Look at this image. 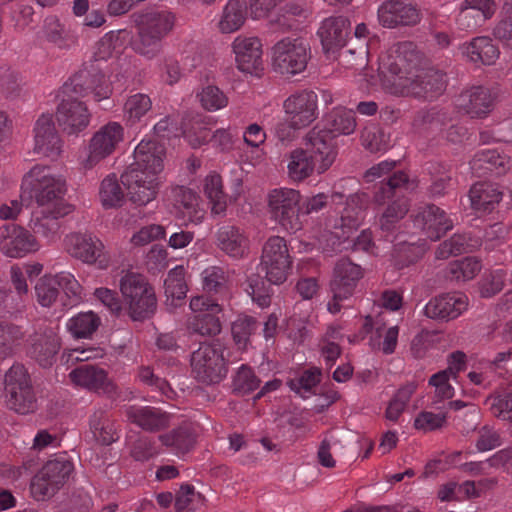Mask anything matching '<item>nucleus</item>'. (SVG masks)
<instances>
[{
    "label": "nucleus",
    "instance_id": "f257e3e1",
    "mask_svg": "<svg viewBox=\"0 0 512 512\" xmlns=\"http://www.w3.org/2000/svg\"><path fill=\"white\" fill-rule=\"evenodd\" d=\"M421 62L411 42L398 43L381 54L377 77L363 76L371 86L378 85L394 96L435 98L445 89V76L434 68L422 67Z\"/></svg>",
    "mask_w": 512,
    "mask_h": 512
},
{
    "label": "nucleus",
    "instance_id": "f03ea898",
    "mask_svg": "<svg viewBox=\"0 0 512 512\" xmlns=\"http://www.w3.org/2000/svg\"><path fill=\"white\" fill-rule=\"evenodd\" d=\"M164 155V146L151 139H143L135 147L133 162L121 175L134 204L145 206L156 198L162 182Z\"/></svg>",
    "mask_w": 512,
    "mask_h": 512
},
{
    "label": "nucleus",
    "instance_id": "7ed1b4c3",
    "mask_svg": "<svg viewBox=\"0 0 512 512\" xmlns=\"http://www.w3.org/2000/svg\"><path fill=\"white\" fill-rule=\"evenodd\" d=\"M67 192L65 176L53 166L37 164L24 174L20 187L22 201L35 202L37 206L65 216L72 212V205L64 197Z\"/></svg>",
    "mask_w": 512,
    "mask_h": 512
},
{
    "label": "nucleus",
    "instance_id": "20e7f679",
    "mask_svg": "<svg viewBox=\"0 0 512 512\" xmlns=\"http://www.w3.org/2000/svg\"><path fill=\"white\" fill-rule=\"evenodd\" d=\"M364 199L361 195H351L343 208L339 218L330 225L332 230L324 234L321 245L327 251H342L349 248L372 252V235L369 230H363L355 239L352 234L359 228L364 220Z\"/></svg>",
    "mask_w": 512,
    "mask_h": 512
},
{
    "label": "nucleus",
    "instance_id": "39448f33",
    "mask_svg": "<svg viewBox=\"0 0 512 512\" xmlns=\"http://www.w3.org/2000/svg\"><path fill=\"white\" fill-rule=\"evenodd\" d=\"M138 39L134 50L147 58L158 55L163 39L172 31L174 15L168 10H152L137 16Z\"/></svg>",
    "mask_w": 512,
    "mask_h": 512
},
{
    "label": "nucleus",
    "instance_id": "423d86ee",
    "mask_svg": "<svg viewBox=\"0 0 512 512\" xmlns=\"http://www.w3.org/2000/svg\"><path fill=\"white\" fill-rule=\"evenodd\" d=\"M2 385L4 403L9 410L28 415L38 409L30 374L22 363L14 362L4 372Z\"/></svg>",
    "mask_w": 512,
    "mask_h": 512
},
{
    "label": "nucleus",
    "instance_id": "0eeeda50",
    "mask_svg": "<svg viewBox=\"0 0 512 512\" xmlns=\"http://www.w3.org/2000/svg\"><path fill=\"white\" fill-rule=\"evenodd\" d=\"M61 95L63 98L56 113L59 125L68 134L84 130L90 123V113L86 105L77 100L78 96L86 95L82 76L75 75L66 82L62 87Z\"/></svg>",
    "mask_w": 512,
    "mask_h": 512
},
{
    "label": "nucleus",
    "instance_id": "6e6552de",
    "mask_svg": "<svg viewBox=\"0 0 512 512\" xmlns=\"http://www.w3.org/2000/svg\"><path fill=\"white\" fill-rule=\"evenodd\" d=\"M310 58L311 47L303 37H284L271 49L273 70L285 76H295L304 72Z\"/></svg>",
    "mask_w": 512,
    "mask_h": 512
},
{
    "label": "nucleus",
    "instance_id": "1a4fd4ad",
    "mask_svg": "<svg viewBox=\"0 0 512 512\" xmlns=\"http://www.w3.org/2000/svg\"><path fill=\"white\" fill-rule=\"evenodd\" d=\"M120 291L133 320L144 319L154 312L155 293L143 275L134 272L123 275L120 280Z\"/></svg>",
    "mask_w": 512,
    "mask_h": 512
},
{
    "label": "nucleus",
    "instance_id": "9d476101",
    "mask_svg": "<svg viewBox=\"0 0 512 512\" xmlns=\"http://www.w3.org/2000/svg\"><path fill=\"white\" fill-rule=\"evenodd\" d=\"M64 249L74 259L106 270L112 263V257L103 241L89 232H72L64 238Z\"/></svg>",
    "mask_w": 512,
    "mask_h": 512
},
{
    "label": "nucleus",
    "instance_id": "9b49d317",
    "mask_svg": "<svg viewBox=\"0 0 512 512\" xmlns=\"http://www.w3.org/2000/svg\"><path fill=\"white\" fill-rule=\"evenodd\" d=\"M125 139L123 125L111 121L102 125L90 138L86 155L80 164L84 170L95 168L100 162L112 155Z\"/></svg>",
    "mask_w": 512,
    "mask_h": 512
},
{
    "label": "nucleus",
    "instance_id": "f8f14e48",
    "mask_svg": "<svg viewBox=\"0 0 512 512\" xmlns=\"http://www.w3.org/2000/svg\"><path fill=\"white\" fill-rule=\"evenodd\" d=\"M259 267L270 284L281 285L288 279L292 257L284 238L273 236L264 243Z\"/></svg>",
    "mask_w": 512,
    "mask_h": 512
},
{
    "label": "nucleus",
    "instance_id": "ddd939ff",
    "mask_svg": "<svg viewBox=\"0 0 512 512\" xmlns=\"http://www.w3.org/2000/svg\"><path fill=\"white\" fill-rule=\"evenodd\" d=\"M191 367L195 378L206 385L222 381L227 368L223 348L218 343H204L192 353Z\"/></svg>",
    "mask_w": 512,
    "mask_h": 512
},
{
    "label": "nucleus",
    "instance_id": "4468645a",
    "mask_svg": "<svg viewBox=\"0 0 512 512\" xmlns=\"http://www.w3.org/2000/svg\"><path fill=\"white\" fill-rule=\"evenodd\" d=\"M300 199L299 191L286 187L272 189L267 195L271 218L289 233L301 229L298 215Z\"/></svg>",
    "mask_w": 512,
    "mask_h": 512
},
{
    "label": "nucleus",
    "instance_id": "2eb2a0df",
    "mask_svg": "<svg viewBox=\"0 0 512 512\" xmlns=\"http://www.w3.org/2000/svg\"><path fill=\"white\" fill-rule=\"evenodd\" d=\"M73 464L64 457L48 461L33 477L30 490L37 501L51 497L68 479Z\"/></svg>",
    "mask_w": 512,
    "mask_h": 512
},
{
    "label": "nucleus",
    "instance_id": "dca6fc26",
    "mask_svg": "<svg viewBox=\"0 0 512 512\" xmlns=\"http://www.w3.org/2000/svg\"><path fill=\"white\" fill-rule=\"evenodd\" d=\"M191 315L187 320V328L202 336H214L220 333L219 314L222 307L213 299L205 296H194L190 299Z\"/></svg>",
    "mask_w": 512,
    "mask_h": 512
},
{
    "label": "nucleus",
    "instance_id": "f3484780",
    "mask_svg": "<svg viewBox=\"0 0 512 512\" xmlns=\"http://www.w3.org/2000/svg\"><path fill=\"white\" fill-rule=\"evenodd\" d=\"M362 276V268L359 265L348 259H341L337 262L331 281L333 298L327 305L329 312L334 314L341 310V302L352 296L357 282Z\"/></svg>",
    "mask_w": 512,
    "mask_h": 512
},
{
    "label": "nucleus",
    "instance_id": "a211bd4d",
    "mask_svg": "<svg viewBox=\"0 0 512 512\" xmlns=\"http://www.w3.org/2000/svg\"><path fill=\"white\" fill-rule=\"evenodd\" d=\"M235 66L245 75L259 77L263 72L262 42L256 36L238 35L231 43Z\"/></svg>",
    "mask_w": 512,
    "mask_h": 512
},
{
    "label": "nucleus",
    "instance_id": "6ab92c4d",
    "mask_svg": "<svg viewBox=\"0 0 512 512\" xmlns=\"http://www.w3.org/2000/svg\"><path fill=\"white\" fill-rule=\"evenodd\" d=\"M318 97L315 92L302 90L291 94L283 103L285 120L293 127L305 128L318 117Z\"/></svg>",
    "mask_w": 512,
    "mask_h": 512
},
{
    "label": "nucleus",
    "instance_id": "aec40b11",
    "mask_svg": "<svg viewBox=\"0 0 512 512\" xmlns=\"http://www.w3.org/2000/svg\"><path fill=\"white\" fill-rule=\"evenodd\" d=\"M317 165V173L323 174L335 162L337 148L334 138L326 130L317 127L310 130L304 138V147Z\"/></svg>",
    "mask_w": 512,
    "mask_h": 512
},
{
    "label": "nucleus",
    "instance_id": "412c9836",
    "mask_svg": "<svg viewBox=\"0 0 512 512\" xmlns=\"http://www.w3.org/2000/svg\"><path fill=\"white\" fill-rule=\"evenodd\" d=\"M39 249L35 236L23 227L11 224L0 231V251L6 257L23 258Z\"/></svg>",
    "mask_w": 512,
    "mask_h": 512
},
{
    "label": "nucleus",
    "instance_id": "4be33fe9",
    "mask_svg": "<svg viewBox=\"0 0 512 512\" xmlns=\"http://www.w3.org/2000/svg\"><path fill=\"white\" fill-rule=\"evenodd\" d=\"M34 152L49 158L58 157L62 141L57 134L51 114H42L34 125Z\"/></svg>",
    "mask_w": 512,
    "mask_h": 512
},
{
    "label": "nucleus",
    "instance_id": "5701e85b",
    "mask_svg": "<svg viewBox=\"0 0 512 512\" xmlns=\"http://www.w3.org/2000/svg\"><path fill=\"white\" fill-rule=\"evenodd\" d=\"M350 26L348 18L343 16L324 19L317 31L323 50L330 53L344 47L350 34Z\"/></svg>",
    "mask_w": 512,
    "mask_h": 512
},
{
    "label": "nucleus",
    "instance_id": "b1692460",
    "mask_svg": "<svg viewBox=\"0 0 512 512\" xmlns=\"http://www.w3.org/2000/svg\"><path fill=\"white\" fill-rule=\"evenodd\" d=\"M468 307V298L463 293H448L431 299L424 307V313L432 319H455Z\"/></svg>",
    "mask_w": 512,
    "mask_h": 512
},
{
    "label": "nucleus",
    "instance_id": "393cba45",
    "mask_svg": "<svg viewBox=\"0 0 512 512\" xmlns=\"http://www.w3.org/2000/svg\"><path fill=\"white\" fill-rule=\"evenodd\" d=\"M414 223L434 241L440 239L453 227V222L445 211L434 205L423 208L415 217Z\"/></svg>",
    "mask_w": 512,
    "mask_h": 512
},
{
    "label": "nucleus",
    "instance_id": "a878e982",
    "mask_svg": "<svg viewBox=\"0 0 512 512\" xmlns=\"http://www.w3.org/2000/svg\"><path fill=\"white\" fill-rule=\"evenodd\" d=\"M70 380L76 386L98 393H112L115 386L108 378L105 370L88 364L72 370L69 374Z\"/></svg>",
    "mask_w": 512,
    "mask_h": 512
},
{
    "label": "nucleus",
    "instance_id": "bb28decb",
    "mask_svg": "<svg viewBox=\"0 0 512 512\" xmlns=\"http://www.w3.org/2000/svg\"><path fill=\"white\" fill-rule=\"evenodd\" d=\"M60 338L55 328L47 327L36 334L27 354L43 367L51 366L60 349Z\"/></svg>",
    "mask_w": 512,
    "mask_h": 512
},
{
    "label": "nucleus",
    "instance_id": "cd10ccee",
    "mask_svg": "<svg viewBox=\"0 0 512 512\" xmlns=\"http://www.w3.org/2000/svg\"><path fill=\"white\" fill-rule=\"evenodd\" d=\"M124 415L129 422L148 431L166 428L171 423V417L166 412L151 406H126Z\"/></svg>",
    "mask_w": 512,
    "mask_h": 512
},
{
    "label": "nucleus",
    "instance_id": "c85d7f7f",
    "mask_svg": "<svg viewBox=\"0 0 512 512\" xmlns=\"http://www.w3.org/2000/svg\"><path fill=\"white\" fill-rule=\"evenodd\" d=\"M216 245L232 258H242L249 250L247 236L240 228L233 225H224L217 230Z\"/></svg>",
    "mask_w": 512,
    "mask_h": 512
},
{
    "label": "nucleus",
    "instance_id": "c756f323",
    "mask_svg": "<svg viewBox=\"0 0 512 512\" xmlns=\"http://www.w3.org/2000/svg\"><path fill=\"white\" fill-rule=\"evenodd\" d=\"M248 12L245 0H228L218 14L217 29L222 34L240 30L246 22Z\"/></svg>",
    "mask_w": 512,
    "mask_h": 512
},
{
    "label": "nucleus",
    "instance_id": "7c9ffc66",
    "mask_svg": "<svg viewBox=\"0 0 512 512\" xmlns=\"http://www.w3.org/2000/svg\"><path fill=\"white\" fill-rule=\"evenodd\" d=\"M491 105V95L484 87H472L461 93L456 100V106L471 117L485 115L489 112Z\"/></svg>",
    "mask_w": 512,
    "mask_h": 512
},
{
    "label": "nucleus",
    "instance_id": "2f4dec72",
    "mask_svg": "<svg viewBox=\"0 0 512 512\" xmlns=\"http://www.w3.org/2000/svg\"><path fill=\"white\" fill-rule=\"evenodd\" d=\"M287 175L294 183H300L309 178L315 171L317 165L303 147L291 150L285 157Z\"/></svg>",
    "mask_w": 512,
    "mask_h": 512
},
{
    "label": "nucleus",
    "instance_id": "473e14b6",
    "mask_svg": "<svg viewBox=\"0 0 512 512\" xmlns=\"http://www.w3.org/2000/svg\"><path fill=\"white\" fill-rule=\"evenodd\" d=\"M461 53L473 63L494 64L499 57V50L488 37H476L471 42L460 46Z\"/></svg>",
    "mask_w": 512,
    "mask_h": 512
},
{
    "label": "nucleus",
    "instance_id": "72a5a7b5",
    "mask_svg": "<svg viewBox=\"0 0 512 512\" xmlns=\"http://www.w3.org/2000/svg\"><path fill=\"white\" fill-rule=\"evenodd\" d=\"M40 38L60 49H69L76 43L74 33L66 28L55 16L44 19L39 32Z\"/></svg>",
    "mask_w": 512,
    "mask_h": 512
},
{
    "label": "nucleus",
    "instance_id": "f704fd0d",
    "mask_svg": "<svg viewBox=\"0 0 512 512\" xmlns=\"http://www.w3.org/2000/svg\"><path fill=\"white\" fill-rule=\"evenodd\" d=\"M502 198L498 188L489 183H477L469 192L471 207L478 213L491 212Z\"/></svg>",
    "mask_w": 512,
    "mask_h": 512
},
{
    "label": "nucleus",
    "instance_id": "c9c22d12",
    "mask_svg": "<svg viewBox=\"0 0 512 512\" xmlns=\"http://www.w3.org/2000/svg\"><path fill=\"white\" fill-rule=\"evenodd\" d=\"M24 336L20 326L0 322V364L21 350Z\"/></svg>",
    "mask_w": 512,
    "mask_h": 512
},
{
    "label": "nucleus",
    "instance_id": "e433bc0d",
    "mask_svg": "<svg viewBox=\"0 0 512 512\" xmlns=\"http://www.w3.org/2000/svg\"><path fill=\"white\" fill-rule=\"evenodd\" d=\"M326 131L333 138L337 135H350L354 133L357 123L354 112L344 107L334 108L325 117Z\"/></svg>",
    "mask_w": 512,
    "mask_h": 512
},
{
    "label": "nucleus",
    "instance_id": "4c0bfd02",
    "mask_svg": "<svg viewBox=\"0 0 512 512\" xmlns=\"http://www.w3.org/2000/svg\"><path fill=\"white\" fill-rule=\"evenodd\" d=\"M185 268L182 265L171 269L164 281L166 304L177 307L187 294L188 287L185 282Z\"/></svg>",
    "mask_w": 512,
    "mask_h": 512
},
{
    "label": "nucleus",
    "instance_id": "58836bf2",
    "mask_svg": "<svg viewBox=\"0 0 512 512\" xmlns=\"http://www.w3.org/2000/svg\"><path fill=\"white\" fill-rule=\"evenodd\" d=\"M203 192L211 206L214 215H224L227 209V198L223 191L221 176L215 172L209 173L203 181Z\"/></svg>",
    "mask_w": 512,
    "mask_h": 512
},
{
    "label": "nucleus",
    "instance_id": "ea45409f",
    "mask_svg": "<svg viewBox=\"0 0 512 512\" xmlns=\"http://www.w3.org/2000/svg\"><path fill=\"white\" fill-rule=\"evenodd\" d=\"M161 443L176 454L187 452L194 444L195 430L191 423L159 436Z\"/></svg>",
    "mask_w": 512,
    "mask_h": 512
},
{
    "label": "nucleus",
    "instance_id": "a19ab883",
    "mask_svg": "<svg viewBox=\"0 0 512 512\" xmlns=\"http://www.w3.org/2000/svg\"><path fill=\"white\" fill-rule=\"evenodd\" d=\"M101 320L93 311L80 312L68 319L66 328L74 338H89L100 326Z\"/></svg>",
    "mask_w": 512,
    "mask_h": 512
},
{
    "label": "nucleus",
    "instance_id": "79ce46f5",
    "mask_svg": "<svg viewBox=\"0 0 512 512\" xmlns=\"http://www.w3.org/2000/svg\"><path fill=\"white\" fill-rule=\"evenodd\" d=\"M152 108L151 98L147 94L130 95L123 106V117L127 124L135 125L142 122Z\"/></svg>",
    "mask_w": 512,
    "mask_h": 512
},
{
    "label": "nucleus",
    "instance_id": "37998d69",
    "mask_svg": "<svg viewBox=\"0 0 512 512\" xmlns=\"http://www.w3.org/2000/svg\"><path fill=\"white\" fill-rule=\"evenodd\" d=\"M99 200L105 209L120 207L125 202V193L115 174H109L101 181Z\"/></svg>",
    "mask_w": 512,
    "mask_h": 512
},
{
    "label": "nucleus",
    "instance_id": "c03bdc74",
    "mask_svg": "<svg viewBox=\"0 0 512 512\" xmlns=\"http://www.w3.org/2000/svg\"><path fill=\"white\" fill-rule=\"evenodd\" d=\"M417 387L418 383L416 381H410L396 391L392 399L389 401L385 412V416L389 421L396 422L399 419L411 396L417 390Z\"/></svg>",
    "mask_w": 512,
    "mask_h": 512
},
{
    "label": "nucleus",
    "instance_id": "a18cd8bd",
    "mask_svg": "<svg viewBox=\"0 0 512 512\" xmlns=\"http://www.w3.org/2000/svg\"><path fill=\"white\" fill-rule=\"evenodd\" d=\"M456 370L454 367H448L431 376L429 384L435 388L434 405L442 400L451 399L454 396V387L451 381L456 380Z\"/></svg>",
    "mask_w": 512,
    "mask_h": 512
},
{
    "label": "nucleus",
    "instance_id": "49530a36",
    "mask_svg": "<svg viewBox=\"0 0 512 512\" xmlns=\"http://www.w3.org/2000/svg\"><path fill=\"white\" fill-rule=\"evenodd\" d=\"M175 208L184 216L200 219L198 215L199 196L190 188L176 187L173 190Z\"/></svg>",
    "mask_w": 512,
    "mask_h": 512
},
{
    "label": "nucleus",
    "instance_id": "de8ad7c7",
    "mask_svg": "<svg viewBox=\"0 0 512 512\" xmlns=\"http://www.w3.org/2000/svg\"><path fill=\"white\" fill-rule=\"evenodd\" d=\"M52 278L57 286L61 288L68 302H63V306H73L82 299V286L75 276L68 271H61Z\"/></svg>",
    "mask_w": 512,
    "mask_h": 512
},
{
    "label": "nucleus",
    "instance_id": "09e8293b",
    "mask_svg": "<svg viewBox=\"0 0 512 512\" xmlns=\"http://www.w3.org/2000/svg\"><path fill=\"white\" fill-rule=\"evenodd\" d=\"M480 245L478 240L468 238L466 235H453L449 240L439 246L436 251V257L444 259L450 255H457L462 252L474 250Z\"/></svg>",
    "mask_w": 512,
    "mask_h": 512
},
{
    "label": "nucleus",
    "instance_id": "8fccbe9b",
    "mask_svg": "<svg viewBox=\"0 0 512 512\" xmlns=\"http://www.w3.org/2000/svg\"><path fill=\"white\" fill-rule=\"evenodd\" d=\"M481 270V263L474 257H466L451 262L448 266V276L455 281H468L473 279Z\"/></svg>",
    "mask_w": 512,
    "mask_h": 512
},
{
    "label": "nucleus",
    "instance_id": "3c124183",
    "mask_svg": "<svg viewBox=\"0 0 512 512\" xmlns=\"http://www.w3.org/2000/svg\"><path fill=\"white\" fill-rule=\"evenodd\" d=\"M344 446L335 434H328L321 441L317 452L319 463L326 468H333L336 465L335 457L339 456Z\"/></svg>",
    "mask_w": 512,
    "mask_h": 512
},
{
    "label": "nucleus",
    "instance_id": "603ef678",
    "mask_svg": "<svg viewBox=\"0 0 512 512\" xmlns=\"http://www.w3.org/2000/svg\"><path fill=\"white\" fill-rule=\"evenodd\" d=\"M203 504V496L193 486L181 485L175 497L176 512H196Z\"/></svg>",
    "mask_w": 512,
    "mask_h": 512
},
{
    "label": "nucleus",
    "instance_id": "864d4df0",
    "mask_svg": "<svg viewBox=\"0 0 512 512\" xmlns=\"http://www.w3.org/2000/svg\"><path fill=\"white\" fill-rule=\"evenodd\" d=\"M48 213L49 215L41 217L38 214H34L30 220V227L36 234L51 242L58 236L60 229L58 218L61 216H56L53 212Z\"/></svg>",
    "mask_w": 512,
    "mask_h": 512
},
{
    "label": "nucleus",
    "instance_id": "5fc2aeb1",
    "mask_svg": "<svg viewBox=\"0 0 512 512\" xmlns=\"http://www.w3.org/2000/svg\"><path fill=\"white\" fill-rule=\"evenodd\" d=\"M304 6L297 2H289L270 18V24L281 30H290L296 26L294 17L304 16Z\"/></svg>",
    "mask_w": 512,
    "mask_h": 512
},
{
    "label": "nucleus",
    "instance_id": "6e6d98bb",
    "mask_svg": "<svg viewBox=\"0 0 512 512\" xmlns=\"http://www.w3.org/2000/svg\"><path fill=\"white\" fill-rule=\"evenodd\" d=\"M201 106L210 112H215L228 105V97L217 86L207 85L197 95Z\"/></svg>",
    "mask_w": 512,
    "mask_h": 512
},
{
    "label": "nucleus",
    "instance_id": "4d7b16f0",
    "mask_svg": "<svg viewBox=\"0 0 512 512\" xmlns=\"http://www.w3.org/2000/svg\"><path fill=\"white\" fill-rule=\"evenodd\" d=\"M257 323L253 317L239 316L232 324V336L239 350H243L249 343L251 334L256 330Z\"/></svg>",
    "mask_w": 512,
    "mask_h": 512
},
{
    "label": "nucleus",
    "instance_id": "13d9d810",
    "mask_svg": "<svg viewBox=\"0 0 512 512\" xmlns=\"http://www.w3.org/2000/svg\"><path fill=\"white\" fill-rule=\"evenodd\" d=\"M245 291L259 307L269 306L270 289L260 275L252 274L248 277Z\"/></svg>",
    "mask_w": 512,
    "mask_h": 512
},
{
    "label": "nucleus",
    "instance_id": "bf43d9fd",
    "mask_svg": "<svg viewBox=\"0 0 512 512\" xmlns=\"http://www.w3.org/2000/svg\"><path fill=\"white\" fill-rule=\"evenodd\" d=\"M228 273L219 266H210L201 273L202 287L207 292H218L226 287Z\"/></svg>",
    "mask_w": 512,
    "mask_h": 512
},
{
    "label": "nucleus",
    "instance_id": "052dcab7",
    "mask_svg": "<svg viewBox=\"0 0 512 512\" xmlns=\"http://www.w3.org/2000/svg\"><path fill=\"white\" fill-rule=\"evenodd\" d=\"M35 294L42 307H51L56 303L59 292L52 275H45L35 285Z\"/></svg>",
    "mask_w": 512,
    "mask_h": 512
},
{
    "label": "nucleus",
    "instance_id": "680f3d73",
    "mask_svg": "<svg viewBox=\"0 0 512 512\" xmlns=\"http://www.w3.org/2000/svg\"><path fill=\"white\" fill-rule=\"evenodd\" d=\"M320 373L318 370L305 371L298 378L291 379L288 385L292 391L300 395L302 398H307L312 393L313 388L319 382Z\"/></svg>",
    "mask_w": 512,
    "mask_h": 512
},
{
    "label": "nucleus",
    "instance_id": "e2e57ef3",
    "mask_svg": "<svg viewBox=\"0 0 512 512\" xmlns=\"http://www.w3.org/2000/svg\"><path fill=\"white\" fill-rule=\"evenodd\" d=\"M408 212V201L400 199L390 204L380 218V227L383 231H390L395 224Z\"/></svg>",
    "mask_w": 512,
    "mask_h": 512
},
{
    "label": "nucleus",
    "instance_id": "0e129e2a",
    "mask_svg": "<svg viewBox=\"0 0 512 512\" xmlns=\"http://www.w3.org/2000/svg\"><path fill=\"white\" fill-rule=\"evenodd\" d=\"M446 423V414L421 411L414 419V428L427 433L442 428Z\"/></svg>",
    "mask_w": 512,
    "mask_h": 512
},
{
    "label": "nucleus",
    "instance_id": "69168bd1",
    "mask_svg": "<svg viewBox=\"0 0 512 512\" xmlns=\"http://www.w3.org/2000/svg\"><path fill=\"white\" fill-rule=\"evenodd\" d=\"M259 384V379L254 375L253 371L246 365H242L238 369L233 379L234 390L244 394L254 391L259 387Z\"/></svg>",
    "mask_w": 512,
    "mask_h": 512
},
{
    "label": "nucleus",
    "instance_id": "338daca9",
    "mask_svg": "<svg viewBox=\"0 0 512 512\" xmlns=\"http://www.w3.org/2000/svg\"><path fill=\"white\" fill-rule=\"evenodd\" d=\"M166 235L165 228L158 224H151L142 227L131 237V243L135 246H144L152 241L162 239Z\"/></svg>",
    "mask_w": 512,
    "mask_h": 512
},
{
    "label": "nucleus",
    "instance_id": "774afa93",
    "mask_svg": "<svg viewBox=\"0 0 512 512\" xmlns=\"http://www.w3.org/2000/svg\"><path fill=\"white\" fill-rule=\"evenodd\" d=\"M284 0H247L250 17L253 20L266 19Z\"/></svg>",
    "mask_w": 512,
    "mask_h": 512
}]
</instances>
